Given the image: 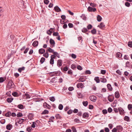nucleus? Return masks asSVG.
<instances>
[{
  "label": "nucleus",
  "mask_w": 132,
  "mask_h": 132,
  "mask_svg": "<svg viewBox=\"0 0 132 132\" xmlns=\"http://www.w3.org/2000/svg\"><path fill=\"white\" fill-rule=\"evenodd\" d=\"M68 70V67L67 66L64 67L63 69V70L64 71H66Z\"/></svg>",
  "instance_id": "864d4df0"
},
{
  "label": "nucleus",
  "mask_w": 132,
  "mask_h": 132,
  "mask_svg": "<svg viewBox=\"0 0 132 132\" xmlns=\"http://www.w3.org/2000/svg\"><path fill=\"white\" fill-rule=\"evenodd\" d=\"M71 129L73 132H77V130L76 128L74 126H72L71 128Z\"/></svg>",
  "instance_id": "603ef678"
},
{
  "label": "nucleus",
  "mask_w": 132,
  "mask_h": 132,
  "mask_svg": "<svg viewBox=\"0 0 132 132\" xmlns=\"http://www.w3.org/2000/svg\"><path fill=\"white\" fill-rule=\"evenodd\" d=\"M125 5L128 7H129L130 6V4L128 2H126L125 3Z\"/></svg>",
  "instance_id": "09e8293b"
},
{
  "label": "nucleus",
  "mask_w": 132,
  "mask_h": 132,
  "mask_svg": "<svg viewBox=\"0 0 132 132\" xmlns=\"http://www.w3.org/2000/svg\"><path fill=\"white\" fill-rule=\"evenodd\" d=\"M25 69V68L24 67H23L21 68H19L18 69V70L19 72L21 73L22 71H24V70Z\"/></svg>",
  "instance_id": "aec40b11"
},
{
  "label": "nucleus",
  "mask_w": 132,
  "mask_h": 132,
  "mask_svg": "<svg viewBox=\"0 0 132 132\" xmlns=\"http://www.w3.org/2000/svg\"><path fill=\"white\" fill-rule=\"evenodd\" d=\"M47 51L49 52L53 53L54 52V50L50 47H49L48 49L46 50Z\"/></svg>",
  "instance_id": "72a5a7b5"
},
{
  "label": "nucleus",
  "mask_w": 132,
  "mask_h": 132,
  "mask_svg": "<svg viewBox=\"0 0 132 132\" xmlns=\"http://www.w3.org/2000/svg\"><path fill=\"white\" fill-rule=\"evenodd\" d=\"M106 72V71L104 70H101V74L104 75Z\"/></svg>",
  "instance_id": "bf43d9fd"
},
{
  "label": "nucleus",
  "mask_w": 132,
  "mask_h": 132,
  "mask_svg": "<svg viewBox=\"0 0 132 132\" xmlns=\"http://www.w3.org/2000/svg\"><path fill=\"white\" fill-rule=\"evenodd\" d=\"M32 129V128L31 127H30L27 128V130L29 132H30L31 131Z\"/></svg>",
  "instance_id": "6e6d98bb"
},
{
  "label": "nucleus",
  "mask_w": 132,
  "mask_h": 132,
  "mask_svg": "<svg viewBox=\"0 0 132 132\" xmlns=\"http://www.w3.org/2000/svg\"><path fill=\"white\" fill-rule=\"evenodd\" d=\"M90 100L92 101L95 102L96 100V97L94 96H91L89 97Z\"/></svg>",
  "instance_id": "423d86ee"
},
{
  "label": "nucleus",
  "mask_w": 132,
  "mask_h": 132,
  "mask_svg": "<svg viewBox=\"0 0 132 132\" xmlns=\"http://www.w3.org/2000/svg\"><path fill=\"white\" fill-rule=\"evenodd\" d=\"M104 130L105 132H109L110 131L109 129L107 127L105 128H104Z\"/></svg>",
  "instance_id": "338daca9"
},
{
  "label": "nucleus",
  "mask_w": 132,
  "mask_h": 132,
  "mask_svg": "<svg viewBox=\"0 0 132 132\" xmlns=\"http://www.w3.org/2000/svg\"><path fill=\"white\" fill-rule=\"evenodd\" d=\"M49 113L48 111L47 110H44L42 113V114H48Z\"/></svg>",
  "instance_id": "c85d7f7f"
},
{
  "label": "nucleus",
  "mask_w": 132,
  "mask_h": 132,
  "mask_svg": "<svg viewBox=\"0 0 132 132\" xmlns=\"http://www.w3.org/2000/svg\"><path fill=\"white\" fill-rule=\"evenodd\" d=\"M38 41H35L33 42L32 45L34 47L37 46L38 45Z\"/></svg>",
  "instance_id": "dca6fc26"
},
{
  "label": "nucleus",
  "mask_w": 132,
  "mask_h": 132,
  "mask_svg": "<svg viewBox=\"0 0 132 132\" xmlns=\"http://www.w3.org/2000/svg\"><path fill=\"white\" fill-rule=\"evenodd\" d=\"M88 104V102L87 101H83L82 102V104L84 106H85L86 107L87 106Z\"/></svg>",
  "instance_id": "2f4dec72"
},
{
  "label": "nucleus",
  "mask_w": 132,
  "mask_h": 132,
  "mask_svg": "<svg viewBox=\"0 0 132 132\" xmlns=\"http://www.w3.org/2000/svg\"><path fill=\"white\" fill-rule=\"evenodd\" d=\"M16 116L17 117H21L23 116V114L21 113H19L17 114Z\"/></svg>",
  "instance_id": "5fc2aeb1"
},
{
  "label": "nucleus",
  "mask_w": 132,
  "mask_h": 132,
  "mask_svg": "<svg viewBox=\"0 0 132 132\" xmlns=\"http://www.w3.org/2000/svg\"><path fill=\"white\" fill-rule=\"evenodd\" d=\"M45 60V59L43 57H42L41 58V59L40 60V62L41 64H42L44 62Z\"/></svg>",
  "instance_id": "4c0bfd02"
},
{
  "label": "nucleus",
  "mask_w": 132,
  "mask_h": 132,
  "mask_svg": "<svg viewBox=\"0 0 132 132\" xmlns=\"http://www.w3.org/2000/svg\"><path fill=\"white\" fill-rule=\"evenodd\" d=\"M12 127V125L11 124H8L6 126V128L7 129L10 130Z\"/></svg>",
  "instance_id": "2eb2a0df"
},
{
  "label": "nucleus",
  "mask_w": 132,
  "mask_h": 132,
  "mask_svg": "<svg viewBox=\"0 0 132 132\" xmlns=\"http://www.w3.org/2000/svg\"><path fill=\"white\" fill-rule=\"evenodd\" d=\"M54 9L55 11L57 12L61 11V10L60 8L57 6H56L54 7Z\"/></svg>",
  "instance_id": "9b49d317"
},
{
  "label": "nucleus",
  "mask_w": 132,
  "mask_h": 132,
  "mask_svg": "<svg viewBox=\"0 0 132 132\" xmlns=\"http://www.w3.org/2000/svg\"><path fill=\"white\" fill-rule=\"evenodd\" d=\"M81 31L83 33H86L88 31V30L86 28H84L82 29Z\"/></svg>",
  "instance_id": "473e14b6"
},
{
  "label": "nucleus",
  "mask_w": 132,
  "mask_h": 132,
  "mask_svg": "<svg viewBox=\"0 0 132 132\" xmlns=\"http://www.w3.org/2000/svg\"><path fill=\"white\" fill-rule=\"evenodd\" d=\"M97 21L98 22L101 21L102 20V18L99 15H98L97 16Z\"/></svg>",
  "instance_id": "c756f323"
},
{
  "label": "nucleus",
  "mask_w": 132,
  "mask_h": 132,
  "mask_svg": "<svg viewBox=\"0 0 132 132\" xmlns=\"http://www.w3.org/2000/svg\"><path fill=\"white\" fill-rule=\"evenodd\" d=\"M77 87L78 88H79L80 87L81 88H82L83 87V85L82 83H80L78 84L77 85Z\"/></svg>",
  "instance_id": "f3484780"
},
{
  "label": "nucleus",
  "mask_w": 132,
  "mask_h": 132,
  "mask_svg": "<svg viewBox=\"0 0 132 132\" xmlns=\"http://www.w3.org/2000/svg\"><path fill=\"white\" fill-rule=\"evenodd\" d=\"M50 42L51 45V47H52L55 46V42L53 39H51L50 40Z\"/></svg>",
  "instance_id": "39448f33"
},
{
  "label": "nucleus",
  "mask_w": 132,
  "mask_h": 132,
  "mask_svg": "<svg viewBox=\"0 0 132 132\" xmlns=\"http://www.w3.org/2000/svg\"><path fill=\"white\" fill-rule=\"evenodd\" d=\"M62 61L60 59L59 60H57V66L60 67L62 65Z\"/></svg>",
  "instance_id": "0eeeda50"
},
{
  "label": "nucleus",
  "mask_w": 132,
  "mask_h": 132,
  "mask_svg": "<svg viewBox=\"0 0 132 132\" xmlns=\"http://www.w3.org/2000/svg\"><path fill=\"white\" fill-rule=\"evenodd\" d=\"M91 33L93 34H96V30L95 28H94L91 31Z\"/></svg>",
  "instance_id": "7c9ffc66"
},
{
  "label": "nucleus",
  "mask_w": 132,
  "mask_h": 132,
  "mask_svg": "<svg viewBox=\"0 0 132 132\" xmlns=\"http://www.w3.org/2000/svg\"><path fill=\"white\" fill-rule=\"evenodd\" d=\"M90 5L91 6L93 7H95L96 6V4H95L93 3H90Z\"/></svg>",
  "instance_id": "0e129e2a"
},
{
  "label": "nucleus",
  "mask_w": 132,
  "mask_h": 132,
  "mask_svg": "<svg viewBox=\"0 0 132 132\" xmlns=\"http://www.w3.org/2000/svg\"><path fill=\"white\" fill-rule=\"evenodd\" d=\"M43 56L46 58H47L49 56V54L48 53V51L46 50V52L44 53Z\"/></svg>",
  "instance_id": "a878e982"
},
{
  "label": "nucleus",
  "mask_w": 132,
  "mask_h": 132,
  "mask_svg": "<svg viewBox=\"0 0 132 132\" xmlns=\"http://www.w3.org/2000/svg\"><path fill=\"white\" fill-rule=\"evenodd\" d=\"M20 109H23V106L22 104H19L17 106Z\"/></svg>",
  "instance_id": "e433bc0d"
},
{
  "label": "nucleus",
  "mask_w": 132,
  "mask_h": 132,
  "mask_svg": "<svg viewBox=\"0 0 132 132\" xmlns=\"http://www.w3.org/2000/svg\"><path fill=\"white\" fill-rule=\"evenodd\" d=\"M116 128H117L118 132H119L120 131H122L123 129V128L121 125L117 126Z\"/></svg>",
  "instance_id": "1a4fd4ad"
},
{
  "label": "nucleus",
  "mask_w": 132,
  "mask_h": 132,
  "mask_svg": "<svg viewBox=\"0 0 132 132\" xmlns=\"http://www.w3.org/2000/svg\"><path fill=\"white\" fill-rule=\"evenodd\" d=\"M114 97L113 95H109L108 97V99L109 101L111 102H112L113 101Z\"/></svg>",
  "instance_id": "f03ea898"
},
{
  "label": "nucleus",
  "mask_w": 132,
  "mask_h": 132,
  "mask_svg": "<svg viewBox=\"0 0 132 132\" xmlns=\"http://www.w3.org/2000/svg\"><path fill=\"white\" fill-rule=\"evenodd\" d=\"M105 26V25L104 24V23L103 22H101L100 25H98V27H99L100 28L102 29L104 28Z\"/></svg>",
  "instance_id": "f8f14e48"
},
{
  "label": "nucleus",
  "mask_w": 132,
  "mask_h": 132,
  "mask_svg": "<svg viewBox=\"0 0 132 132\" xmlns=\"http://www.w3.org/2000/svg\"><path fill=\"white\" fill-rule=\"evenodd\" d=\"M92 27L93 26L90 24H89L87 26V28L88 30L91 29Z\"/></svg>",
  "instance_id": "a19ab883"
},
{
  "label": "nucleus",
  "mask_w": 132,
  "mask_h": 132,
  "mask_svg": "<svg viewBox=\"0 0 132 132\" xmlns=\"http://www.w3.org/2000/svg\"><path fill=\"white\" fill-rule=\"evenodd\" d=\"M68 74L69 75H72V72L71 69L69 70L68 72Z\"/></svg>",
  "instance_id": "c03bdc74"
},
{
  "label": "nucleus",
  "mask_w": 132,
  "mask_h": 132,
  "mask_svg": "<svg viewBox=\"0 0 132 132\" xmlns=\"http://www.w3.org/2000/svg\"><path fill=\"white\" fill-rule=\"evenodd\" d=\"M43 106L45 108L47 109H51V106L49 104H47L46 102H45L43 103Z\"/></svg>",
  "instance_id": "20e7f679"
},
{
  "label": "nucleus",
  "mask_w": 132,
  "mask_h": 132,
  "mask_svg": "<svg viewBox=\"0 0 132 132\" xmlns=\"http://www.w3.org/2000/svg\"><path fill=\"white\" fill-rule=\"evenodd\" d=\"M91 73V72L89 70H86L85 71V74H90Z\"/></svg>",
  "instance_id": "680f3d73"
},
{
  "label": "nucleus",
  "mask_w": 132,
  "mask_h": 132,
  "mask_svg": "<svg viewBox=\"0 0 132 132\" xmlns=\"http://www.w3.org/2000/svg\"><path fill=\"white\" fill-rule=\"evenodd\" d=\"M129 117L127 116H126L124 118V120L127 121H129Z\"/></svg>",
  "instance_id": "58836bf2"
},
{
  "label": "nucleus",
  "mask_w": 132,
  "mask_h": 132,
  "mask_svg": "<svg viewBox=\"0 0 132 132\" xmlns=\"http://www.w3.org/2000/svg\"><path fill=\"white\" fill-rule=\"evenodd\" d=\"M25 120L24 119L21 118L18 120L17 121V122L18 123L20 124L22 123Z\"/></svg>",
  "instance_id": "ddd939ff"
},
{
  "label": "nucleus",
  "mask_w": 132,
  "mask_h": 132,
  "mask_svg": "<svg viewBox=\"0 0 132 132\" xmlns=\"http://www.w3.org/2000/svg\"><path fill=\"white\" fill-rule=\"evenodd\" d=\"M108 111L109 113H111L112 112V109L111 107H109L108 108Z\"/></svg>",
  "instance_id": "e2e57ef3"
},
{
  "label": "nucleus",
  "mask_w": 132,
  "mask_h": 132,
  "mask_svg": "<svg viewBox=\"0 0 132 132\" xmlns=\"http://www.w3.org/2000/svg\"><path fill=\"white\" fill-rule=\"evenodd\" d=\"M89 117V115L86 112L84 113H83L82 115V117L84 118H88Z\"/></svg>",
  "instance_id": "5701e85b"
},
{
  "label": "nucleus",
  "mask_w": 132,
  "mask_h": 132,
  "mask_svg": "<svg viewBox=\"0 0 132 132\" xmlns=\"http://www.w3.org/2000/svg\"><path fill=\"white\" fill-rule=\"evenodd\" d=\"M101 81L103 83H105L107 81V80L105 78H100Z\"/></svg>",
  "instance_id": "b1692460"
},
{
  "label": "nucleus",
  "mask_w": 132,
  "mask_h": 132,
  "mask_svg": "<svg viewBox=\"0 0 132 132\" xmlns=\"http://www.w3.org/2000/svg\"><path fill=\"white\" fill-rule=\"evenodd\" d=\"M128 108L129 110H131L132 108V105L129 104L128 106Z\"/></svg>",
  "instance_id": "13d9d810"
},
{
  "label": "nucleus",
  "mask_w": 132,
  "mask_h": 132,
  "mask_svg": "<svg viewBox=\"0 0 132 132\" xmlns=\"http://www.w3.org/2000/svg\"><path fill=\"white\" fill-rule=\"evenodd\" d=\"M122 54L120 52H118L116 53V56L117 57L121 58L122 56Z\"/></svg>",
  "instance_id": "bb28decb"
},
{
  "label": "nucleus",
  "mask_w": 132,
  "mask_h": 132,
  "mask_svg": "<svg viewBox=\"0 0 132 132\" xmlns=\"http://www.w3.org/2000/svg\"><path fill=\"white\" fill-rule=\"evenodd\" d=\"M54 60L53 59H51L50 61V63L51 64H53L54 63Z\"/></svg>",
  "instance_id": "79ce46f5"
},
{
  "label": "nucleus",
  "mask_w": 132,
  "mask_h": 132,
  "mask_svg": "<svg viewBox=\"0 0 132 132\" xmlns=\"http://www.w3.org/2000/svg\"><path fill=\"white\" fill-rule=\"evenodd\" d=\"M14 85V84L13 82L11 81H9V83L7 85L10 86L9 88H10L14 87V86H13Z\"/></svg>",
  "instance_id": "6e6552de"
},
{
  "label": "nucleus",
  "mask_w": 132,
  "mask_h": 132,
  "mask_svg": "<svg viewBox=\"0 0 132 132\" xmlns=\"http://www.w3.org/2000/svg\"><path fill=\"white\" fill-rule=\"evenodd\" d=\"M117 128H114L112 129V132H117Z\"/></svg>",
  "instance_id": "774afa93"
},
{
  "label": "nucleus",
  "mask_w": 132,
  "mask_h": 132,
  "mask_svg": "<svg viewBox=\"0 0 132 132\" xmlns=\"http://www.w3.org/2000/svg\"><path fill=\"white\" fill-rule=\"evenodd\" d=\"M94 80L96 81L97 83H98L100 82V80L99 78L98 77H95L94 79Z\"/></svg>",
  "instance_id": "412c9836"
},
{
  "label": "nucleus",
  "mask_w": 132,
  "mask_h": 132,
  "mask_svg": "<svg viewBox=\"0 0 132 132\" xmlns=\"http://www.w3.org/2000/svg\"><path fill=\"white\" fill-rule=\"evenodd\" d=\"M24 96L26 97V99L30 98L31 97L30 96L28 93H26L24 94Z\"/></svg>",
  "instance_id": "ea45409f"
},
{
  "label": "nucleus",
  "mask_w": 132,
  "mask_h": 132,
  "mask_svg": "<svg viewBox=\"0 0 132 132\" xmlns=\"http://www.w3.org/2000/svg\"><path fill=\"white\" fill-rule=\"evenodd\" d=\"M6 79L4 80V78L3 77H0V82L2 83Z\"/></svg>",
  "instance_id": "de8ad7c7"
},
{
  "label": "nucleus",
  "mask_w": 132,
  "mask_h": 132,
  "mask_svg": "<svg viewBox=\"0 0 132 132\" xmlns=\"http://www.w3.org/2000/svg\"><path fill=\"white\" fill-rule=\"evenodd\" d=\"M113 111L115 112V113H117L119 111V108L118 109H117L116 108H114L113 109Z\"/></svg>",
  "instance_id": "8fccbe9b"
},
{
  "label": "nucleus",
  "mask_w": 132,
  "mask_h": 132,
  "mask_svg": "<svg viewBox=\"0 0 132 132\" xmlns=\"http://www.w3.org/2000/svg\"><path fill=\"white\" fill-rule=\"evenodd\" d=\"M55 119V118L54 117L52 116L50 117V118L49 119V121H48L49 122H54V121L53 120Z\"/></svg>",
  "instance_id": "cd10ccee"
},
{
  "label": "nucleus",
  "mask_w": 132,
  "mask_h": 132,
  "mask_svg": "<svg viewBox=\"0 0 132 132\" xmlns=\"http://www.w3.org/2000/svg\"><path fill=\"white\" fill-rule=\"evenodd\" d=\"M38 52L39 54H43L45 52V50L43 48H41L39 49Z\"/></svg>",
  "instance_id": "9d476101"
},
{
  "label": "nucleus",
  "mask_w": 132,
  "mask_h": 132,
  "mask_svg": "<svg viewBox=\"0 0 132 132\" xmlns=\"http://www.w3.org/2000/svg\"><path fill=\"white\" fill-rule=\"evenodd\" d=\"M119 113L120 114H122L124 113V111L122 108H119Z\"/></svg>",
  "instance_id": "6ab92c4d"
},
{
  "label": "nucleus",
  "mask_w": 132,
  "mask_h": 132,
  "mask_svg": "<svg viewBox=\"0 0 132 132\" xmlns=\"http://www.w3.org/2000/svg\"><path fill=\"white\" fill-rule=\"evenodd\" d=\"M63 108V106L62 104H60L59 106V109L60 110H62V109Z\"/></svg>",
  "instance_id": "49530a36"
},
{
  "label": "nucleus",
  "mask_w": 132,
  "mask_h": 132,
  "mask_svg": "<svg viewBox=\"0 0 132 132\" xmlns=\"http://www.w3.org/2000/svg\"><path fill=\"white\" fill-rule=\"evenodd\" d=\"M0 122L1 124H4L5 122V120L4 119H2L0 121Z\"/></svg>",
  "instance_id": "052dcab7"
},
{
  "label": "nucleus",
  "mask_w": 132,
  "mask_h": 132,
  "mask_svg": "<svg viewBox=\"0 0 132 132\" xmlns=\"http://www.w3.org/2000/svg\"><path fill=\"white\" fill-rule=\"evenodd\" d=\"M13 100V98H8L6 99V101L10 103H11Z\"/></svg>",
  "instance_id": "4be33fe9"
},
{
  "label": "nucleus",
  "mask_w": 132,
  "mask_h": 132,
  "mask_svg": "<svg viewBox=\"0 0 132 132\" xmlns=\"http://www.w3.org/2000/svg\"><path fill=\"white\" fill-rule=\"evenodd\" d=\"M120 96L119 92L118 91L116 92L115 93V96L116 98H118Z\"/></svg>",
  "instance_id": "4468645a"
},
{
  "label": "nucleus",
  "mask_w": 132,
  "mask_h": 132,
  "mask_svg": "<svg viewBox=\"0 0 132 132\" xmlns=\"http://www.w3.org/2000/svg\"><path fill=\"white\" fill-rule=\"evenodd\" d=\"M71 57L74 59H75L76 58V55L74 54H72L71 55Z\"/></svg>",
  "instance_id": "69168bd1"
},
{
  "label": "nucleus",
  "mask_w": 132,
  "mask_h": 132,
  "mask_svg": "<svg viewBox=\"0 0 132 132\" xmlns=\"http://www.w3.org/2000/svg\"><path fill=\"white\" fill-rule=\"evenodd\" d=\"M74 122H76V123H78L80 122V120L78 119L75 118L74 120Z\"/></svg>",
  "instance_id": "4d7b16f0"
},
{
  "label": "nucleus",
  "mask_w": 132,
  "mask_h": 132,
  "mask_svg": "<svg viewBox=\"0 0 132 132\" xmlns=\"http://www.w3.org/2000/svg\"><path fill=\"white\" fill-rule=\"evenodd\" d=\"M56 119H60L61 118V117L59 114H57L55 116Z\"/></svg>",
  "instance_id": "393cba45"
},
{
  "label": "nucleus",
  "mask_w": 132,
  "mask_h": 132,
  "mask_svg": "<svg viewBox=\"0 0 132 132\" xmlns=\"http://www.w3.org/2000/svg\"><path fill=\"white\" fill-rule=\"evenodd\" d=\"M11 115V113L10 112H8L5 114V116L6 117H9Z\"/></svg>",
  "instance_id": "f704fd0d"
},
{
  "label": "nucleus",
  "mask_w": 132,
  "mask_h": 132,
  "mask_svg": "<svg viewBox=\"0 0 132 132\" xmlns=\"http://www.w3.org/2000/svg\"><path fill=\"white\" fill-rule=\"evenodd\" d=\"M49 74L51 76H58L60 75V71H57L51 72L49 73Z\"/></svg>",
  "instance_id": "f257e3e1"
},
{
  "label": "nucleus",
  "mask_w": 132,
  "mask_h": 132,
  "mask_svg": "<svg viewBox=\"0 0 132 132\" xmlns=\"http://www.w3.org/2000/svg\"><path fill=\"white\" fill-rule=\"evenodd\" d=\"M128 46L130 47H132V42H129L128 43Z\"/></svg>",
  "instance_id": "3c124183"
},
{
  "label": "nucleus",
  "mask_w": 132,
  "mask_h": 132,
  "mask_svg": "<svg viewBox=\"0 0 132 132\" xmlns=\"http://www.w3.org/2000/svg\"><path fill=\"white\" fill-rule=\"evenodd\" d=\"M89 12H95L96 11V9L95 8H93L92 7L89 6L87 8Z\"/></svg>",
  "instance_id": "7ed1b4c3"
},
{
  "label": "nucleus",
  "mask_w": 132,
  "mask_h": 132,
  "mask_svg": "<svg viewBox=\"0 0 132 132\" xmlns=\"http://www.w3.org/2000/svg\"><path fill=\"white\" fill-rule=\"evenodd\" d=\"M50 101L52 102H54L55 100V99L54 97L52 96L51 97H50Z\"/></svg>",
  "instance_id": "a18cd8bd"
},
{
  "label": "nucleus",
  "mask_w": 132,
  "mask_h": 132,
  "mask_svg": "<svg viewBox=\"0 0 132 132\" xmlns=\"http://www.w3.org/2000/svg\"><path fill=\"white\" fill-rule=\"evenodd\" d=\"M107 87L108 89H109L110 91H111L112 90V88L110 84H108L107 85Z\"/></svg>",
  "instance_id": "a211bd4d"
},
{
  "label": "nucleus",
  "mask_w": 132,
  "mask_h": 132,
  "mask_svg": "<svg viewBox=\"0 0 132 132\" xmlns=\"http://www.w3.org/2000/svg\"><path fill=\"white\" fill-rule=\"evenodd\" d=\"M12 95L14 97H18L19 96L18 93L16 92H13L12 94Z\"/></svg>",
  "instance_id": "c9c22d12"
},
{
  "label": "nucleus",
  "mask_w": 132,
  "mask_h": 132,
  "mask_svg": "<svg viewBox=\"0 0 132 132\" xmlns=\"http://www.w3.org/2000/svg\"><path fill=\"white\" fill-rule=\"evenodd\" d=\"M81 17L83 20H86V17L85 16L84 14H82L81 16Z\"/></svg>",
  "instance_id": "37998d69"
}]
</instances>
